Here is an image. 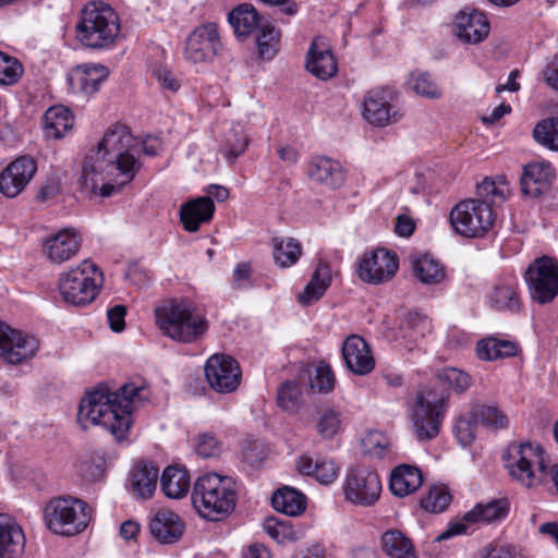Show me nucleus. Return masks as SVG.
I'll return each instance as SVG.
<instances>
[{"label":"nucleus","mask_w":558,"mask_h":558,"mask_svg":"<svg viewBox=\"0 0 558 558\" xmlns=\"http://www.w3.org/2000/svg\"><path fill=\"white\" fill-rule=\"evenodd\" d=\"M160 144L157 140L142 141L130 132L129 128L116 124L109 129L96 149H92L85 157L82 168V186L89 193L110 196L116 186L109 183H99L109 178L117 180L118 185L131 182L142 167L141 153L156 156Z\"/></svg>","instance_id":"nucleus-1"},{"label":"nucleus","mask_w":558,"mask_h":558,"mask_svg":"<svg viewBox=\"0 0 558 558\" xmlns=\"http://www.w3.org/2000/svg\"><path fill=\"white\" fill-rule=\"evenodd\" d=\"M149 396V389L143 384L126 383L116 391L99 386L82 399L77 422L84 429L100 425L117 440H122L131 427L132 412Z\"/></svg>","instance_id":"nucleus-2"},{"label":"nucleus","mask_w":558,"mask_h":558,"mask_svg":"<svg viewBox=\"0 0 558 558\" xmlns=\"http://www.w3.org/2000/svg\"><path fill=\"white\" fill-rule=\"evenodd\" d=\"M154 317L162 336L183 344L202 340L209 328L206 316L183 299L165 300L155 307Z\"/></svg>","instance_id":"nucleus-3"},{"label":"nucleus","mask_w":558,"mask_h":558,"mask_svg":"<svg viewBox=\"0 0 558 558\" xmlns=\"http://www.w3.org/2000/svg\"><path fill=\"white\" fill-rule=\"evenodd\" d=\"M192 505L208 521H219L235 508V483L229 476L208 473L199 476L193 486Z\"/></svg>","instance_id":"nucleus-4"},{"label":"nucleus","mask_w":558,"mask_h":558,"mask_svg":"<svg viewBox=\"0 0 558 558\" xmlns=\"http://www.w3.org/2000/svg\"><path fill=\"white\" fill-rule=\"evenodd\" d=\"M76 39L90 49H106L111 47L120 32L118 13L102 1H92L81 10L75 26Z\"/></svg>","instance_id":"nucleus-5"},{"label":"nucleus","mask_w":558,"mask_h":558,"mask_svg":"<svg viewBox=\"0 0 558 558\" xmlns=\"http://www.w3.org/2000/svg\"><path fill=\"white\" fill-rule=\"evenodd\" d=\"M509 475L530 488L541 484L548 469L543 447L536 442H511L502 454Z\"/></svg>","instance_id":"nucleus-6"},{"label":"nucleus","mask_w":558,"mask_h":558,"mask_svg":"<svg viewBox=\"0 0 558 558\" xmlns=\"http://www.w3.org/2000/svg\"><path fill=\"white\" fill-rule=\"evenodd\" d=\"M104 276L99 267L85 259L59 276L58 289L64 302L73 306H86L99 294Z\"/></svg>","instance_id":"nucleus-7"},{"label":"nucleus","mask_w":558,"mask_h":558,"mask_svg":"<svg viewBox=\"0 0 558 558\" xmlns=\"http://www.w3.org/2000/svg\"><path fill=\"white\" fill-rule=\"evenodd\" d=\"M448 399L447 392L434 387H424L416 393L411 421L417 440L428 441L438 436Z\"/></svg>","instance_id":"nucleus-8"},{"label":"nucleus","mask_w":558,"mask_h":558,"mask_svg":"<svg viewBox=\"0 0 558 558\" xmlns=\"http://www.w3.org/2000/svg\"><path fill=\"white\" fill-rule=\"evenodd\" d=\"M89 521V506L84 500L75 497H54L44 508L46 526L52 533L61 536H73L82 533Z\"/></svg>","instance_id":"nucleus-9"},{"label":"nucleus","mask_w":558,"mask_h":558,"mask_svg":"<svg viewBox=\"0 0 558 558\" xmlns=\"http://www.w3.org/2000/svg\"><path fill=\"white\" fill-rule=\"evenodd\" d=\"M494 209L473 198L459 202L450 211L453 230L464 238H483L495 222Z\"/></svg>","instance_id":"nucleus-10"},{"label":"nucleus","mask_w":558,"mask_h":558,"mask_svg":"<svg viewBox=\"0 0 558 558\" xmlns=\"http://www.w3.org/2000/svg\"><path fill=\"white\" fill-rule=\"evenodd\" d=\"M223 45L216 23L196 26L186 37L183 56L192 64H209L221 56Z\"/></svg>","instance_id":"nucleus-11"},{"label":"nucleus","mask_w":558,"mask_h":558,"mask_svg":"<svg viewBox=\"0 0 558 558\" xmlns=\"http://www.w3.org/2000/svg\"><path fill=\"white\" fill-rule=\"evenodd\" d=\"M525 280L533 301L551 302L558 295V262L548 256L535 259L526 269Z\"/></svg>","instance_id":"nucleus-12"},{"label":"nucleus","mask_w":558,"mask_h":558,"mask_svg":"<svg viewBox=\"0 0 558 558\" xmlns=\"http://www.w3.org/2000/svg\"><path fill=\"white\" fill-rule=\"evenodd\" d=\"M343 489L347 500L369 507L379 499L381 482L375 471L365 466H356L348 471Z\"/></svg>","instance_id":"nucleus-13"},{"label":"nucleus","mask_w":558,"mask_h":558,"mask_svg":"<svg viewBox=\"0 0 558 558\" xmlns=\"http://www.w3.org/2000/svg\"><path fill=\"white\" fill-rule=\"evenodd\" d=\"M204 371L208 386L218 393H231L241 384L240 364L230 355L216 353L209 356Z\"/></svg>","instance_id":"nucleus-14"},{"label":"nucleus","mask_w":558,"mask_h":558,"mask_svg":"<svg viewBox=\"0 0 558 558\" xmlns=\"http://www.w3.org/2000/svg\"><path fill=\"white\" fill-rule=\"evenodd\" d=\"M399 268V259L395 252L378 248L366 253L359 263L357 276L372 284L389 281Z\"/></svg>","instance_id":"nucleus-15"},{"label":"nucleus","mask_w":558,"mask_h":558,"mask_svg":"<svg viewBox=\"0 0 558 558\" xmlns=\"http://www.w3.org/2000/svg\"><path fill=\"white\" fill-rule=\"evenodd\" d=\"M39 348V340L32 335L12 329L0 322V357L7 363L19 364L32 359Z\"/></svg>","instance_id":"nucleus-16"},{"label":"nucleus","mask_w":558,"mask_h":558,"mask_svg":"<svg viewBox=\"0 0 558 558\" xmlns=\"http://www.w3.org/2000/svg\"><path fill=\"white\" fill-rule=\"evenodd\" d=\"M36 161L27 156L16 158L0 172V192L9 198L17 196L33 179Z\"/></svg>","instance_id":"nucleus-17"},{"label":"nucleus","mask_w":558,"mask_h":558,"mask_svg":"<svg viewBox=\"0 0 558 558\" xmlns=\"http://www.w3.org/2000/svg\"><path fill=\"white\" fill-rule=\"evenodd\" d=\"M306 70L322 81L335 76L338 72V63L325 37H315L306 53Z\"/></svg>","instance_id":"nucleus-18"},{"label":"nucleus","mask_w":558,"mask_h":558,"mask_svg":"<svg viewBox=\"0 0 558 558\" xmlns=\"http://www.w3.org/2000/svg\"><path fill=\"white\" fill-rule=\"evenodd\" d=\"M489 22L486 15L476 9L461 10L454 21L457 37L464 44L476 45L489 34Z\"/></svg>","instance_id":"nucleus-19"},{"label":"nucleus","mask_w":558,"mask_h":558,"mask_svg":"<svg viewBox=\"0 0 558 558\" xmlns=\"http://www.w3.org/2000/svg\"><path fill=\"white\" fill-rule=\"evenodd\" d=\"M81 247V238L74 229H62L47 236L43 252L52 264H62L74 257Z\"/></svg>","instance_id":"nucleus-20"},{"label":"nucleus","mask_w":558,"mask_h":558,"mask_svg":"<svg viewBox=\"0 0 558 558\" xmlns=\"http://www.w3.org/2000/svg\"><path fill=\"white\" fill-rule=\"evenodd\" d=\"M556 179V172L548 161H533L523 168L521 190L523 194L537 197L547 193Z\"/></svg>","instance_id":"nucleus-21"},{"label":"nucleus","mask_w":558,"mask_h":558,"mask_svg":"<svg viewBox=\"0 0 558 558\" xmlns=\"http://www.w3.org/2000/svg\"><path fill=\"white\" fill-rule=\"evenodd\" d=\"M342 356L348 369L355 375H366L374 369L375 360L371 348L357 335H351L344 340Z\"/></svg>","instance_id":"nucleus-22"},{"label":"nucleus","mask_w":558,"mask_h":558,"mask_svg":"<svg viewBox=\"0 0 558 558\" xmlns=\"http://www.w3.org/2000/svg\"><path fill=\"white\" fill-rule=\"evenodd\" d=\"M108 75L109 71L105 65L84 63L70 71L68 82L73 93L90 95L99 90Z\"/></svg>","instance_id":"nucleus-23"},{"label":"nucleus","mask_w":558,"mask_h":558,"mask_svg":"<svg viewBox=\"0 0 558 558\" xmlns=\"http://www.w3.org/2000/svg\"><path fill=\"white\" fill-rule=\"evenodd\" d=\"M363 116L375 126H386L401 120L403 113L392 106L384 92H369L364 100Z\"/></svg>","instance_id":"nucleus-24"},{"label":"nucleus","mask_w":558,"mask_h":558,"mask_svg":"<svg viewBox=\"0 0 558 558\" xmlns=\"http://www.w3.org/2000/svg\"><path fill=\"white\" fill-rule=\"evenodd\" d=\"M149 530L159 543L173 544L183 536L185 524L172 510L160 509L150 520Z\"/></svg>","instance_id":"nucleus-25"},{"label":"nucleus","mask_w":558,"mask_h":558,"mask_svg":"<svg viewBox=\"0 0 558 558\" xmlns=\"http://www.w3.org/2000/svg\"><path fill=\"white\" fill-rule=\"evenodd\" d=\"M307 174L313 181L329 189L340 187L345 180L341 163L325 156L314 157L307 168Z\"/></svg>","instance_id":"nucleus-26"},{"label":"nucleus","mask_w":558,"mask_h":558,"mask_svg":"<svg viewBox=\"0 0 558 558\" xmlns=\"http://www.w3.org/2000/svg\"><path fill=\"white\" fill-rule=\"evenodd\" d=\"M215 204L210 197H197L180 207V221L187 232H196L202 223L213 219Z\"/></svg>","instance_id":"nucleus-27"},{"label":"nucleus","mask_w":558,"mask_h":558,"mask_svg":"<svg viewBox=\"0 0 558 558\" xmlns=\"http://www.w3.org/2000/svg\"><path fill=\"white\" fill-rule=\"evenodd\" d=\"M22 527L8 514L0 513V558H19L24 550Z\"/></svg>","instance_id":"nucleus-28"},{"label":"nucleus","mask_w":558,"mask_h":558,"mask_svg":"<svg viewBox=\"0 0 558 558\" xmlns=\"http://www.w3.org/2000/svg\"><path fill=\"white\" fill-rule=\"evenodd\" d=\"M158 469L148 462L136 464L130 476V490L140 499H148L156 490Z\"/></svg>","instance_id":"nucleus-29"},{"label":"nucleus","mask_w":558,"mask_h":558,"mask_svg":"<svg viewBox=\"0 0 558 558\" xmlns=\"http://www.w3.org/2000/svg\"><path fill=\"white\" fill-rule=\"evenodd\" d=\"M74 125L72 112L64 106H52L44 114L43 131L47 140L64 137Z\"/></svg>","instance_id":"nucleus-30"},{"label":"nucleus","mask_w":558,"mask_h":558,"mask_svg":"<svg viewBox=\"0 0 558 558\" xmlns=\"http://www.w3.org/2000/svg\"><path fill=\"white\" fill-rule=\"evenodd\" d=\"M422 483L423 475L418 468L402 464L391 472L389 487L395 496L404 497L416 492Z\"/></svg>","instance_id":"nucleus-31"},{"label":"nucleus","mask_w":558,"mask_h":558,"mask_svg":"<svg viewBox=\"0 0 558 558\" xmlns=\"http://www.w3.org/2000/svg\"><path fill=\"white\" fill-rule=\"evenodd\" d=\"M298 470L304 475L315 477L317 482L324 485L332 483L339 474V469L332 460L314 459L306 454L299 458Z\"/></svg>","instance_id":"nucleus-32"},{"label":"nucleus","mask_w":558,"mask_h":558,"mask_svg":"<svg viewBox=\"0 0 558 558\" xmlns=\"http://www.w3.org/2000/svg\"><path fill=\"white\" fill-rule=\"evenodd\" d=\"M160 486L162 493L168 498L180 499L184 497L190 489V474L184 468L169 465L161 474Z\"/></svg>","instance_id":"nucleus-33"},{"label":"nucleus","mask_w":558,"mask_h":558,"mask_svg":"<svg viewBox=\"0 0 558 558\" xmlns=\"http://www.w3.org/2000/svg\"><path fill=\"white\" fill-rule=\"evenodd\" d=\"M250 140L242 124L230 126L220 140L219 153L228 162L233 163L248 146Z\"/></svg>","instance_id":"nucleus-34"},{"label":"nucleus","mask_w":558,"mask_h":558,"mask_svg":"<svg viewBox=\"0 0 558 558\" xmlns=\"http://www.w3.org/2000/svg\"><path fill=\"white\" fill-rule=\"evenodd\" d=\"M510 194V187L505 178H486L477 184L474 201L485 204L488 208L502 204Z\"/></svg>","instance_id":"nucleus-35"},{"label":"nucleus","mask_w":558,"mask_h":558,"mask_svg":"<svg viewBox=\"0 0 558 558\" xmlns=\"http://www.w3.org/2000/svg\"><path fill=\"white\" fill-rule=\"evenodd\" d=\"M331 283V270L328 264L319 262L310 282L305 286L298 301L306 306L318 301Z\"/></svg>","instance_id":"nucleus-36"},{"label":"nucleus","mask_w":558,"mask_h":558,"mask_svg":"<svg viewBox=\"0 0 558 558\" xmlns=\"http://www.w3.org/2000/svg\"><path fill=\"white\" fill-rule=\"evenodd\" d=\"M508 502L505 499H492L487 502H480L468 511L463 521L468 523H492L506 518L508 514Z\"/></svg>","instance_id":"nucleus-37"},{"label":"nucleus","mask_w":558,"mask_h":558,"mask_svg":"<svg viewBox=\"0 0 558 558\" xmlns=\"http://www.w3.org/2000/svg\"><path fill=\"white\" fill-rule=\"evenodd\" d=\"M380 546L390 558H417L412 541L399 530L383 533Z\"/></svg>","instance_id":"nucleus-38"},{"label":"nucleus","mask_w":558,"mask_h":558,"mask_svg":"<svg viewBox=\"0 0 558 558\" xmlns=\"http://www.w3.org/2000/svg\"><path fill=\"white\" fill-rule=\"evenodd\" d=\"M271 504L275 510L290 517L303 513L306 508L304 495L290 487H282L275 492Z\"/></svg>","instance_id":"nucleus-39"},{"label":"nucleus","mask_w":558,"mask_h":558,"mask_svg":"<svg viewBox=\"0 0 558 558\" xmlns=\"http://www.w3.org/2000/svg\"><path fill=\"white\" fill-rule=\"evenodd\" d=\"M517 353V343L494 337L482 339L476 345V354L478 359L483 361H496L499 359L511 357Z\"/></svg>","instance_id":"nucleus-40"},{"label":"nucleus","mask_w":558,"mask_h":558,"mask_svg":"<svg viewBox=\"0 0 558 558\" xmlns=\"http://www.w3.org/2000/svg\"><path fill=\"white\" fill-rule=\"evenodd\" d=\"M412 266L417 279L425 284H438L445 279V267L428 254L414 258Z\"/></svg>","instance_id":"nucleus-41"},{"label":"nucleus","mask_w":558,"mask_h":558,"mask_svg":"<svg viewBox=\"0 0 558 558\" xmlns=\"http://www.w3.org/2000/svg\"><path fill=\"white\" fill-rule=\"evenodd\" d=\"M258 21V13L252 4H241L229 13V22L239 37H245L253 33Z\"/></svg>","instance_id":"nucleus-42"},{"label":"nucleus","mask_w":558,"mask_h":558,"mask_svg":"<svg viewBox=\"0 0 558 558\" xmlns=\"http://www.w3.org/2000/svg\"><path fill=\"white\" fill-rule=\"evenodd\" d=\"M272 245L275 262L282 268L294 265L302 255V245L293 238H275Z\"/></svg>","instance_id":"nucleus-43"},{"label":"nucleus","mask_w":558,"mask_h":558,"mask_svg":"<svg viewBox=\"0 0 558 558\" xmlns=\"http://www.w3.org/2000/svg\"><path fill=\"white\" fill-rule=\"evenodd\" d=\"M489 304L498 311L515 312L520 307L517 288L511 283H500L488 294Z\"/></svg>","instance_id":"nucleus-44"},{"label":"nucleus","mask_w":558,"mask_h":558,"mask_svg":"<svg viewBox=\"0 0 558 558\" xmlns=\"http://www.w3.org/2000/svg\"><path fill=\"white\" fill-rule=\"evenodd\" d=\"M277 405L288 412L298 413L303 405L302 392L299 385L292 380L282 383L277 390Z\"/></svg>","instance_id":"nucleus-45"},{"label":"nucleus","mask_w":558,"mask_h":558,"mask_svg":"<svg viewBox=\"0 0 558 558\" xmlns=\"http://www.w3.org/2000/svg\"><path fill=\"white\" fill-rule=\"evenodd\" d=\"M256 44L259 56L263 59H272L279 49L280 32L274 25L266 23L260 25Z\"/></svg>","instance_id":"nucleus-46"},{"label":"nucleus","mask_w":558,"mask_h":558,"mask_svg":"<svg viewBox=\"0 0 558 558\" xmlns=\"http://www.w3.org/2000/svg\"><path fill=\"white\" fill-rule=\"evenodd\" d=\"M533 137L538 144L558 150V118L539 121L533 130Z\"/></svg>","instance_id":"nucleus-47"},{"label":"nucleus","mask_w":558,"mask_h":558,"mask_svg":"<svg viewBox=\"0 0 558 558\" xmlns=\"http://www.w3.org/2000/svg\"><path fill=\"white\" fill-rule=\"evenodd\" d=\"M264 531L278 544H284L296 539V534L289 520H280L275 517L267 518L263 523Z\"/></svg>","instance_id":"nucleus-48"},{"label":"nucleus","mask_w":558,"mask_h":558,"mask_svg":"<svg viewBox=\"0 0 558 558\" xmlns=\"http://www.w3.org/2000/svg\"><path fill=\"white\" fill-rule=\"evenodd\" d=\"M390 440L387 435L373 430L362 439V447L365 454L383 459L390 453Z\"/></svg>","instance_id":"nucleus-49"},{"label":"nucleus","mask_w":558,"mask_h":558,"mask_svg":"<svg viewBox=\"0 0 558 558\" xmlns=\"http://www.w3.org/2000/svg\"><path fill=\"white\" fill-rule=\"evenodd\" d=\"M451 496L445 486H434L426 497L422 498L421 506L433 513L442 512L450 504Z\"/></svg>","instance_id":"nucleus-50"},{"label":"nucleus","mask_w":558,"mask_h":558,"mask_svg":"<svg viewBox=\"0 0 558 558\" xmlns=\"http://www.w3.org/2000/svg\"><path fill=\"white\" fill-rule=\"evenodd\" d=\"M437 378L442 384L448 385L456 393H462L471 386L469 374L453 367L439 371Z\"/></svg>","instance_id":"nucleus-51"},{"label":"nucleus","mask_w":558,"mask_h":558,"mask_svg":"<svg viewBox=\"0 0 558 558\" xmlns=\"http://www.w3.org/2000/svg\"><path fill=\"white\" fill-rule=\"evenodd\" d=\"M474 417L488 427L499 429L508 426V417L495 405H480L474 411Z\"/></svg>","instance_id":"nucleus-52"},{"label":"nucleus","mask_w":558,"mask_h":558,"mask_svg":"<svg viewBox=\"0 0 558 558\" xmlns=\"http://www.w3.org/2000/svg\"><path fill=\"white\" fill-rule=\"evenodd\" d=\"M341 428L340 413L332 409L324 410L317 421L316 430L326 439L336 436Z\"/></svg>","instance_id":"nucleus-53"},{"label":"nucleus","mask_w":558,"mask_h":558,"mask_svg":"<svg viewBox=\"0 0 558 558\" xmlns=\"http://www.w3.org/2000/svg\"><path fill=\"white\" fill-rule=\"evenodd\" d=\"M21 63L13 57L0 51V85H12L22 75Z\"/></svg>","instance_id":"nucleus-54"},{"label":"nucleus","mask_w":558,"mask_h":558,"mask_svg":"<svg viewBox=\"0 0 558 558\" xmlns=\"http://www.w3.org/2000/svg\"><path fill=\"white\" fill-rule=\"evenodd\" d=\"M411 82L412 88L417 95L429 99L440 98L441 90L428 73L412 74Z\"/></svg>","instance_id":"nucleus-55"},{"label":"nucleus","mask_w":558,"mask_h":558,"mask_svg":"<svg viewBox=\"0 0 558 558\" xmlns=\"http://www.w3.org/2000/svg\"><path fill=\"white\" fill-rule=\"evenodd\" d=\"M333 386L335 376L329 365L318 364L314 377L311 378V389L319 393H327L333 389Z\"/></svg>","instance_id":"nucleus-56"},{"label":"nucleus","mask_w":558,"mask_h":558,"mask_svg":"<svg viewBox=\"0 0 558 558\" xmlns=\"http://www.w3.org/2000/svg\"><path fill=\"white\" fill-rule=\"evenodd\" d=\"M474 413L461 416L454 425V434L458 441L466 447L475 439V421Z\"/></svg>","instance_id":"nucleus-57"},{"label":"nucleus","mask_w":558,"mask_h":558,"mask_svg":"<svg viewBox=\"0 0 558 558\" xmlns=\"http://www.w3.org/2000/svg\"><path fill=\"white\" fill-rule=\"evenodd\" d=\"M196 452L204 458L217 457L221 452V444L213 434H202L197 439Z\"/></svg>","instance_id":"nucleus-58"},{"label":"nucleus","mask_w":558,"mask_h":558,"mask_svg":"<svg viewBox=\"0 0 558 558\" xmlns=\"http://www.w3.org/2000/svg\"><path fill=\"white\" fill-rule=\"evenodd\" d=\"M252 265L248 262L236 264L232 272V284L236 289H246L253 286Z\"/></svg>","instance_id":"nucleus-59"},{"label":"nucleus","mask_w":558,"mask_h":558,"mask_svg":"<svg viewBox=\"0 0 558 558\" xmlns=\"http://www.w3.org/2000/svg\"><path fill=\"white\" fill-rule=\"evenodd\" d=\"M154 76L158 81L163 90L175 93L180 89L181 84L177 76L165 66H156L154 69Z\"/></svg>","instance_id":"nucleus-60"},{"label":"nucleus","mask_w":558,"mask_h":558,"mask_svg":"<svg viewBox=\"0 0 558 558\" xmlns=\"http://www.w3.org/2000/svg\"><path fill=\"white\" fill-rule=\"evenodd\" d=\"M81 474L87 481H99L105 474V460L98 457L94 460L84 461L81 465Z\"/></svg>","instance_id":"nucleus-61"},{"label":"nucleus","mask_w":558,"mask_h":558,"mask_svg":"<svg viewBox=\"0 0 558 558\" xmlns=\"http://www.w3.org/2000/svg\"><path fill=\"white\" fill-rule=\"evenodd\" d=\"M126 314V308L123 305H116L108 310L107 316L110 324V328L120 332L124 329V316Z\"/></svg>","instance_id":"nucleus-62"},{"label":"nucleus","mask_w":558,"mask_h":558,"mask_svg":"<svg viewBox=\"0 0 558 558\" xmlns=\"http://www.w3.org/2000/svg\"><path fill=\"white\" fill-rule=\"evenodd\" d=\"M408 324L411 328L418 329L420 335L423 337L426 332L430 331L429 319L420 313H411L409 315Z\"/></svg>","instance_id":"nucleus-63"},{"label":"nucleus","mask_w":558,"mask_h":558,"mask_svg":"<svg viewBox=\"0 0 558 558\" xmlns=\"http://www.w3.org/2000/svg\"><path fill=\"white\" fill-rule=\"evenodd\" d=\"M544 78L546 83L558 90V59L555 58L544 71Z\"/></svg>","instance_id":"nucleus-64"}]
</instances>
